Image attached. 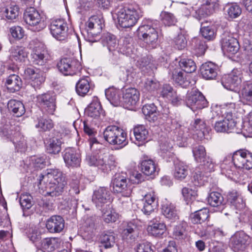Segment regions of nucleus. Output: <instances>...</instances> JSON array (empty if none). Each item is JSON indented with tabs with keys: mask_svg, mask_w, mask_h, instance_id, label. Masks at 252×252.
<instances>
[{
	"mask_svg": "<svg viewBox=\"0 0 252 252\" xmlns=\"http://www.w3.org/2000/svg\"><path fill=\"white\" fill-rule=\"evenodd\" d=\"M90 148L94 151L87 154L85 159L89 166L96 167L104 173H108L116 166L115 157L109 155L107 150L103 148L96 138L90 139Z\"/></svg>",
	"mask_w": 252,
	"mask_h": 252,
	"instance_id": "f257e3e1",
	"label": "nucleus"
},
{
	"mask_svg": "<svg viewBox=\"0 0 252 252\" xmlns=\"http://www.w3.org/2000/svg\"><path fill=\"white\" fill-rule=\"evenodd\" d=\"M38 180L39 189L42 190L46 189L47 194L52 197L62 195L67 187L65 176L57 169H49L46 174H41Z\"/></svg>",
	"mask_w": 252,
	"mask_h": 252,
	"instance_id": "f03ea898",
	"label": "nucleus"
},
{
	"mask_svg": "<svg viewBox=\"0 0 252 252\" xmlns=\"http://www.w3.org/2000/svg\"><path fill=\"white\" fill-rule=\"evenodd\" d=\"M192 153L195 161L200 165L195 168L193 175V180L196 186L203 184L204 177L214 170L215 163L213 159L206 155L205 148L202 145H198L192 148Z\"/></svg>",
	"mask_w": 252,
	"mask_h": 252,
	"instance_id": "7ed1b4c3",
	"label": "nucleus"
},
{
	"mask_svg": "<svg viewBox=\"0 0 252 252\" xmlns=\"http://www.w3.org/2000/svg\"><path fill=\"white\" fill-rule=\"evenodd\" d=\"M117 12L118 22L124 28H128L134 26L142 16V12L138 8L129 7L125 8L121 7Z\"/></svg>",
	"mask_w": 252,
	"mask_h": 252,
	"instance_id": "20e7f679",
	"label": "nucleus"
},
{
	"mask_svg": "<svg viewBox=\"0 0 252 252\" xmlns=\"http://www.w3.org/2000/svg\"><path fill=\"white\" fill-rule=\"evenodd\" d=\"M104 139L110 144L122 148L128 144L126 133L122 128L115 126H107L103 131Z\"/></svg>",
	"mask_w": 252,
	"mask_h": 252,
	"instance_id": "39448f33",
	"label": "nucleus"
},
{
	"mask_svg": "<svg viewBox=\"0 0 252 252\" xmlns=\"http://www.w3.org/2000/svg\"><path fill=\"white\" fill-rule=\"evenodd\" d=\"M104 21L101 16H93L86 23V29L88 33L87 40L91 43L95 42L104 26Z\"/></svg>",
	"mask_w": 252,
	"mask_h": 252,
	"instance_id": "423d86ee",
	"label": "nucleus"
},
{
	"mask_svg": "<svg viewBox=\"0 0 252 252\" xmlns=\"http://www.w3.org/2000/svg\"><path fill=\"white\" fill-rule=\"evenodd\" d=\"M2 136L12 142L15 150L18 152H25L27 149V142L20 132L15 129V127H5L1 131Z\"/></svg>",
	"mask_w": 252,
	"mask_h": 252,
	"instance_id": "0eeeda50",
	"label": "nucleus"
},
{
	"mask_svg": "<svg viewBox=\"0 0 252 252\" xmlns=\"http://www.w3.org/2000/svg\"><path fill=\"white\" fill-rule=\"evenodd\" d=\"M24 18L32 31L39 32L46 27L45 18L33 7H30L26 10Z\"/></svg>",
	"mask_w": 252,
	"mask_h": 252,
	"instance_id": "6e6552de",
	"label": "nucleus"
},
{
	"mask_svg": "<svg viewBox=\"0 0 252 252\" xmlns=\"http://www.w3.org/2000/svg\"><path fill=\"white\" fill-rule=\"evenodd\" d=\"M114 191L119 193L124 197H126V202H128L130 199L132 186L126 174H116L112 180Z\"/></svg>",
	"mask_w": 252,
	"mask_h": 252,
	"instance_id": "1a4fd4ad",
	"label": "nucleus"
},
{
	"mask_svg": "<svg viewBox=\"0 0 252 252\" xmlns=\"http://www.w3.org/2000/svg\"><path fill=\"white\" fill-rule=\"evenodd\" d=\"M139 34L140 39L146 44L148 49L156 48L159 36L158 31L151 28L150 25H143L139 28Z\"/></svg>",
	"mask_w": 252,
	"mask_h": 252,
	"instance_id": "9d476101",
	"label": "nucleus"
},
{
	"mask_svg": "<svg viewBox=\"0 0 252 252\" xmlns=\"http://www.w3.org/2000/svg\"><path fill=\"white\" fill-rule=\"evenodd\" d=\"M59 70L64 75H73L79 72L82 67L80 63L72 58L61 59L57 63Z\"/></svg>",
	"mask_w": 252,
	"mask_h": 252,
	"instance_id": "9b49d317",
	"label": "nucleus"
},
{
	"mask_svg": "<svg viewBox=\"0 0 252 252\" xmlns=\"http://www.w3.org/2000/svg\"><path fill=\"white\" fill-rule=\"evenodd\" d=\"M31 45H33L32 47V53L31 54L33 64L40 66L44 65L47 61V51L44 44L37 40H33Z\"/></svg>",
	"mask_w": 252,
	"mask_h": 252,
	"instance_id": "f8f14e48",
	"label": "nucleus"
},
{
	"mask_svg": "<svg viewBox=\"0 0 252 252\" xmlns=\"http://www.w3.org/2000/svg\"><path fill=\"white\" fill-rule=\"evenodd\" d=\"M111 192L108 188L100 187L94 191L92 196V201L95 206L104 212V207H109L111 202Z\"/></svg>",
	"mask_w": 252,
	"mask_h": 252,
	"instance_id": "ddd939ff",
	"label": "nucleus"
},
{
	"mask_svg": "<svg viewBox=\"0 0 252 252\" xmlns=\"http://www.w3.org/2000/svg\"><path fill=\"white\" fill-rule=\"evenodd\" d=\"M186 103L192 111L201 109L207 106V101L202 94L196 90H192L187 95Z\"/></svg>",
	"mask_w": 252,
	"mask_h": 252,
	"instance_id": "4468645a",
	"label": "nucleus"
},
{
	"mask_svg": "<svg viewBox=\"0 0 252 252\" xmlns=\"http://www.w3.org/2000/svg\"><path fill=\"white\" fill-rule=\"evenodd\" d=\"M241 82V72L234 69L229 74L225 75L221 79V84L227 90L237 92L238 87Z\"/></svg>",
	"mask_w": 252,
	"mask_h": 252,
	"instance_id": "2eb2a0df",
	"label": "nucleus"
},
{
	"mask_svg": "<svg viewBox=\"0 0 252 252\" xmlns=\"http://www.w3.org/2000/svg\"><path fill=\"white\" fill-rule=\"evenodd\" d=\"M251 242L250 236L243 231L236 232L230 239V245L233 251L237 252L244 251Z\"/></svg>",
	"mask_w": 252,
	"mask_h": 252,
	"instance_id": "dca6fc26",
	"label": "nucleus"
},
{
	"mask_svg": "<svg viewBox=\"0 0 252 252\" xmlns=\"http://www.w3.org/2000/svg\"><path fill=\"white\" fill-rule=\"evenodd\" d=\"M221 44L222 51L229 55H234L239 51L238 41L231 33L225 32L222 34Z\"/></svg>",
	"mask_w": 252,
	"mask_h": 252,
	"instance_id": "f3484780",
	"label": "nucleus"
},
{
	"mask_svg": "<svg viewBox=\"0 0 252 252\" xmlns=\"http://www.w3.org/2000/svg\"><path fill=\"white\" fill-rule=\"evenodd\" d=\"M67 30V24L63 19L53 20L50 26L51 34L59 41L64 40L66 38Z\"/></svg>",
	"mask_w": 252,
	"mask_h": 252,
	"instance_id": "a211bd4d",
	"label": "nucleus"
},
{
	"mask_svg": "<svg viewBox=\"0 0 252 252\" xmlns=\"http://www.w3.org/2000/svg\"><path fill=\"white\" fill-rule=\"evenodd\" d=\"M140 94L134 88H128L123 92L122 106L128 109H132L139 100Z\"/></svg>",
	"mask_w": 252,
	"mask_h": 252,
	"instance_id": "6ab92c4d",
	"label": "nucleus"
},
{
	"mask_svg": "<svg viewBox=\"0 0 252 252\" xmlns=\"http://www.w3.org/2000/svg\"><path fill=\"white\" fill-rule=\"evenodd\" d=\"M236 126V123L232 118V115L227 114L226 117L222 116L221 118L216 121L214 128L217 132H232Z\"/></svg>",
	"mask_w": 252,
	"mask_h": 252,
	"instance_id": "aec40b11",
	"label": "nucleus"
},
{
	"mask_svg": "<svg viewBox=\"0 0 252 252\" xmlns=\"http://www.w3.org/2000/svg\"><path fill=\"white\" fill-rule=\"evenodd\" d=\"M37 102L39 103L46 111L53 115L56 109V97L53 94L47 93L39 94L36 97Z\"/></svg>",
	"mask_w": 252,
	"mask_h": 252,
	"instance_id": "412c9836",
	"label": "nucleus"
},
{
	"mask_svg": "<svg viewBox=\"0 0 252 252\" xmlns=\"http://www.w3.org/2000/svg\"><path fill=\"white\" fill-rule=\"evenodd\" d=\"M169 74L171 76L173 81L182 88L189 86L190 82L187 76L178 66L170 65Z\"/></svg>",
	"mask_w": 252,
	"mask_h": 252,
	"instance_id": "4be33fe9",
	"label": "nucleus"
},
{
	"mask_svg": "<svg viewBox=\"0 0 252 252\" xmlns=\"http://www.w3.org/2000/svg\"><path fill=\"white\" fill-rule=\"evenodd\" d=\"M63 157L67 167L76 168L80 166L81 161V156L74 148L65 149L63 151Z\"/></svg>",
	"mask_w": 252,
	"mask_h": 252,
	"instance_id": "5701e85b",
	"label": "nucleus"
},
{
	"mask_svg": "<svg viewBox=\"0 0 252 252\" xmlns=\"http://www.w3.org/2000/svg\"><path fill=\"white\" fill-rule=\"evenodd\" d=\"M219 4L217 0H207L195 12V17L199 20L207 17L215 12L219 8Z\"/></svg>",
	"mask_w": 252,
	"mask_h": 252,
	"instance_id": "b1692460",
	"label": "nucleus"
},
{
	"mask_svg": "<svg viewBox=\"0 0 252 252\" xmlns=\"http://www.w3.org/2000/svg\"><path fill=\"white\" fill-rule=\"evenodd\" d=\"M24 76L34 89L38 88L45 81L42 73L32 67H28L25 70Z\"/></svg>",
	"mask_w": 252,
	"mask_h": 252,
	"instance_id": "393cba45",
	"label": "nucleus"
},
{
	"mask_svg": "<svg viewBox=\"0 0 252 252\" xmlns=\"http://www.w3.org/2000/svg\"><path fill=\"white\" fill-rule=\"evenodd\" d=\"M192 126L194 130L193 135H196L198 140H202L204 138H208L209 128L207 126L203 119L199 118L195 119Z\"/></svg>",
	"mask_w": 252,
	"mask_h": 252,
	"instance_id": "a878e982",
	"label": "nucleus"
},
{
	"mask_svg": "<svg viewBox=\"0 0 252 252\" xmlns=\"http://www.w3.org/2000/svg\"><path fill=\"white\" fill-rule=\"evenodd\" d=\"M151 224L147 227V232L149 235L156 237L161 238L166 231V225L158 220V218L154 219L151 221Z\"/></svg>",
	"mask_w": 252,
	"mask_h": 252,
	"instance_id": "bb28decb",
	"label": "nucleus"
},
{
	"mask_svg": "<svg viewBox=\"0 0 252 252\" xmlns=\"http://www.w3.org/2000/svg\"><path fill=\"white\" fill-rule=\"evenodd\" d=\"M143 207L142 211L146 215H150L157 208L158 200L154 192L146 194L142 200Z\"/></svg>",
	"mask_w": 252,
	"mask_h": 252,
	"instance_id": "cd10ccee",
	"label": "nucleus"
},
{
	"mask_svg": "<svg viewBox=\"0 0 252 252\" xmlns=\"http://www.w3.org/2000/svg\"><path fill=\"white\" fill-rule=\"evenodd\" d=\"M96 222V217L95 216L87 217L85 219L83 233L84 239L91 241L94 236L95 231L97 227Z\"/></svg>",
	"mask_w": 252,
	"mask_h": 252,
	"instance_id": "c85d7f7f",
	"label": "nucleus"
},
{
	"mask_svg": "<svg viewBox=\"0 0 252 252\" xmlns=\"http://www.w3.org/2000/svg\"><path fill=\"white\" fill-rule=\"evenodd\" d=\"M218 66L211 62L202 64L200 67L201 74L206 80L215 79L218 75Z\"/></svg>",
	"mask_w": 252,
	"mask_h": 252,
	"instance_id": "c756f323",
	"label": "nucleus"
},
{
	"mask_svg": "<svg viewBox=\"0 0 252 252\" xmlns=\"http://www.w3.org/2000/svg\"><path fill=\"white\" fill-rule=\"evenodd\" d=\"M46 225L51 233L60 232L64 227V220L60 216H53L48 220Z\"/></svg>",
	"mask_w": 252,
	"mask_h": 252,
	"instance_id": "7c9ffc66",
	"label": "nucleus"
},
{
	"mask_svg": "<svg viewBox=\"0 0 252 252\" xmlns=\"http://www.w3.org/2000/svg\"><path fill=\"white\" fill-rule=\"evenodd\" d=\"M221 173L231 179L239 178L238 174L236 171L235 166L231 162V158H226L220 164Z\"/></svg>",
	"mask_w": 252,
	"mask_h": 252,
	"instance_id": "2f4dec72",
	"label": "nucleus"
},
{
	"mask_svg": "<svg viewBox=\"0 0 252 252\" xmlns=\"http://www.w3.org/2000/svg\"><path fill=\"white\" fill-rule=\"evenodd\" d=\"M160 95L170 100L174 105H177L181 100L172 87L168 84H164L161 88Z\"/></svg>",
	"mask_w": 252,
	"mask_h": 252,
	"instance_id": "473e14b6",
	"label": "nucleus"
},
{
	"mask_svg": "<svg viewBox=\"0 0 252 252\" xmlns=\"http://www.w3.org/2000/svg\"><path fill=\"white\" fill-rule=\"evenodd\" d=\"M188 174L189 166L186 163L179 160L174 161L173 176L176 179L182 181L186 178Z\"/></svg>",
	"mask_w": 252,
	"mask_h": 252,
	"instance_id": "72a5a7b5",
	"label": "nucleus"
},
{
	"mask_svg": "<svg viewBox=\"0 0 252 252\" xmlns=\"http://www.w3.org/2000/svg\"><path fill=\"white\" fill-rule=\"evenodd\" d=\"M142 172L145 175L155 176L158 172V168L155 161L151 159L143 160L140 164Z\"/></svg>",
	"mask_w": 252,
	"mask_h": 252,
	"instance_id": "f704fd0d",
	"label": "nucleus"
},
{
	"mask_svg": "<svg viewBox=\"0 0 252 252\" xmlns=\"http://www.w3.org/2000/svg\"><path fill=\"white\" fill-rule=\"evenodd\" d=\"M105 96L110 103L114 106H122V97L121 91L114 88L105 90Z\"/></svg>",
	"mask_w": 252,
	"mask_h": 252,
	"instance_id": "c9c22d12",
	"label": "nucleus"
},
{
	"mask_svg": "<svg viewBox=\"0 0 252 252\" xmlns=\"http://www.w3.org/2000/svg\"><path fill=\"white\" fill-rule=\"evenodd\" d=\"M133 134L136 141V144L140 146L147 141L149 137V131L143 125H138L133 128Z\"/></svg>",
	"mask_w": 252,
	"mask_h": 252,
	"instance_id": "e433bc0d",
	"label": "nucleus"
},
{
	"mask_svg": "<svg viewBox=\"0 0 252 252\" xmlns=\"http://www.w3.org/2000/svg\"><path fill=\"white\" fill-rule=\"evenodd\" d=\"M86 113L89 116L94 118H97L103 116V111L100 102L97 97H94L92 102L86 110Z\"/></svg>",
	"mask_w": 252,
	"mask_h": 252,
	"instance_id": "4c0bfd02",
	"label": "nucleus"
},
{
	"mask_svg": "<svg viewBox=\"0 0 252 252\" xmlns=\"http://www.w3.org/2000/svg\"><path fill=\"white\" fill-rule=\"evenodd\" d=\"M10 53L12 60L17 63L24 62L28 57L26 49L22 46L12 47L10 50Z\"/></svg>",
	"mask_w": 252,
	"mask_h": 252,
	"instance_id": "58836bf2",
	"label": "nucleus"
},
{
	"mask_svg": "<svg viewBox=\"0 0 252 252\" xmlns=\"http://www.w3.org/2000/svg\"><path fill=\"white\" fill-rule=\"evenodd\" d=\"M5 85L10 92L14 93L20 90L22 82L18 75L13 74L6 78Z\"/></svg>",
	"mask_w": 252,
	"mask_h": 252,
	"instance_id": "ea45409f",
	"label": "nucleus"
},
{
	"mask_svg": "<svg viewBox=\"0 0 252 252\" xmlns=\"http://www.w3.org/2000/svg\"><path fill=\"white\" fill-rule=\"evenodd\" d=\"M240 100L244 104L252 105V82L244 83L241 92Z\"/></svg>",
	"mask_w": 252,
	"mask_h": 252,
	"instance_id": "a19ab883",
	"label": "nucleus"
},
{
	"mask_svg": "<svg viewBox=\"0 0 252 252\" xmlns=\"http://www.w3.org/2000/svg\"><path fill=\"white\" fill-rule=\"evenodd\" d=\"M7 107L10 113L16 117H20L25 113V108L23 103L16 99L8 101Z\"/></svg>",
	"mask_w": 252,
	"mask_h": 252,
	"instance_id": "79ce46f5",
	"label": "nucleus"
},
{
	"mask_svg": "<svg viewBox=\"0 0 252 252\" xmlns=\"http://www.w3.org/2000/svg\"><path fill=\"white\" fill-rule=\"evenodd\" d=\"M162 213L165 218L171 221H175L179 219L178 210L172 203L166 202L162 205Z\"/></svg>",
	"mask_w": 252,
	"mask_h": 252,
	"instance_id": "37998d69",
	"label": "nucleus"
},
{
	"mask_svg": "<svg viewBox=\"0 0 252 252\" xmlns=\"http://www.w3.org/2000/svg\"><path fill=\"white\" fill-rule=\"evenodd\" d=\"M62 143L61 137H53L50 138L46 146L47 152L51 154H58L61 150Z\"/></svg>",
	"mask_w": 252,
	"mask_h": 252,
	"instance_id": "c03bdc74",
	"label": "nucleus"
},
{
	"mask_svg": "<svg viewBox=\"0 0 252 252\" xmlns=\"http://www.w3.org/2000/svg\"><path fill=\"white\" fill-rule=\"evenodd\" d=\"M115 240L114 233L109 230L103 231L100 237L101 244L106 249L112 247L115 243Z\"/></svg>",
	"mask_w": 252,
	"mask_h": 252,
	"instance_id": "a18cd8bd",
	"label": "nucleus"
},
{
	"mask_svg": "<svg viewBox=\"0 0 252 252\" xmlns=\"http://www.w3.org/2000/svg\"><path fill=\"white\" fill-rule=\"evenodd\" d=\"M90 78L85 77L81 78L76 84V93L81 96L86 95L90 90Z\"/></svg>",
	"mask_w": 252,
	"mask_h": 252,
	"instance_id": "49530a36",
	"label": "nucleus"
},
{
	"mask_svg": "<svg viewBox=\"0 0 252 252\" xmlns=\"http://www.w3.org/2000/svg\"><path fill=\"white\" fill-rule=\"evenodd\" d=\"M60 240L57 238H46L41 241L42 248L48 252H52L60 245Z\"/></svg>",
	"mask_w": 252,
	"mask_h": 252,
	"instance_id": "de8ad7c7",
	"label": "nucleus"
},
{
	"mask_svg": "<svg viewBox=\"0 0 252 252\" xmlns=\"http://www.w3.org/2000/svg\"><path fill=\"white\" fill-rule=\"evenodd\" d=\"M101 41L103 46L106 47L109 51L115 50L118 45L116 37L110 33L104 34Z\"/></svg>",
	"mask_w": 252,
	"mask_h": 252,
	"instance_id": "09e8293b",
	"label": "nucleus"
},
{
	"mask_svg": "<svg viewBox=\"0 0 252 252\" xmlns=\"http://www.w3.org/2000/svg\"><path fill=\"white\" fill-rule=\"evenodd\" d=\"M142 113L149 121L154 122L157 119V107L154 103L147 104L142 109Z\"/></svg>",
	"mask_w": 252,
	"mask_h": 252,
	"instance_id": "8fccbe9b",
	"label": "nucleus"
},
{
	"mask_svg": "<svg viewBox=\"0 0 252 252\" xmlns=\"http://www.w3.org/2000/svg\"><path fill=\"white\" fill-rule=\"evenodd\" d=\"M209 210L206 208L195 211L190 215L191 222L195 224L205 221L209 217Z\"/></svg>",
	"mask_w": 252,
	"mask_h": 252,
	"instance_id": "3c124183",
	"label": "nucleus"
},
{
	"mask_svg": "<svg viewBox=\"0 0 252 252\" xmlns=\"http://www.w3.org/2000/svg\"><path fill=\"white\" fill-rule=\"evenodd\" d=\"M136 226L132 223H128L124 226L121 235L123 239L134 240L137 235Z\"/></svg>",
	"mask_w": 252,
	"mask_h": 252,
	"instance_id": "603ef678",
	"label": "nucleus"
},
{
	"mask_svg": "<svg viewBox=\"0 0 252 252\" xmlns=\"http://www.w3.org/2000/svg\"><path fill=\"white\" fill-rule=\"evenodd\" d=\"M223 197L222 195L217 191L211 192L208 197V202L212 207H221L223 206Z\"/></svg>",
	"mask_w": 252,
	"mask_h": 252,
	"instance_id": "864d4df0",
	"label": "nucleus"
},
{
	"mask_svg": "<svg viewBox=\"0 0 252 252\" xmlns=\"http://www.w3.org/2000/svg\"><path fill=\"white\" fill-rule=\"evenodd\" d=\"M206 23H202L200 32L202 36L207 40H213L216 35L215 29L213 26H206Z\"/></svg>",
	"mask_w": 252,
	"mask_h": 252,
	"instance_id": "5fc2aeb1",
	"label": "nucleus"
},
{
	"mask_svg": "<svg viewBox=\"0 0 252 252\" xmlns=\"http://www.w3.org/2000/svg\"><path fill=\"white\" fill-rule=\"evenodd\" d=\"M179 68L187 73H192L196 70V66L193 61L188 59H182L179 62Z\"/></svg>",
	"mask_w": 252,
	"mask_h": 252,
	"instance_id": "6e6d98bb",
	"label": "nucleus"
},
{
	"mask_svg": "<svg viewBox=\"0 0 252 252\" xmlns=\"http://www.w3.org/2000/svg\"><path fill=\"white\" fill-rule=\"evenodd\" d=\"M225 12L228 17L233 19L238 17L242 13L241 8L236 3L228 4L225 6Z\"/></svg>",
	"mask_w": 252,
	"mask_h": 252,
	"instance_id": "4d7b16f0",
	"label": "nucleus"
},
{
	"mask_svg": "<svg viewBox=\"0 0 252 252\" xmlns=\"http://www.w3.org/2000/svg\"><path fill=\"white\" fill-rule=\"evenodd\" d=\"M245 150H239L235 152L231 157V159L233 161L234 165L240 169L244 168V154L246 153Z\"/></svg>",
	"mask_w": 252,
	"mask_h": 252,
	"instance_id": "13d9d810",
	"label": "nucleus"
},
{
	"mask_svg": "<svg viewBox=\"0 0 252 252\" xmlns=\"http://www.w3.org/2000/svg\"><path fill=\"white\" fill-rule=\"evenodd\" d=\"M35 127L39 130L45 131L49 130L53 127L54 124L51 119H47L43 117L38 119L37 123L35 124Z\"/></svg>",
	"mask_w": 252,
	"mask_h": 252,
	"instance_id": "bf43d9fd",
	"label": "nucleus"
},
{
	"mask_svg": "<svg viewBox=\"0 0 252 252\" xmlns=\"http://www.w3.org/2000/svg\"><path fill=\"white\" fill-rule=\"evenodd\" d=\"M188 224L186 222H182L176 226L174 229L173 235L176 239H181L187 235V227Z\"/></svg>",
	"mask_w": 252,
	"mask_h": 252,
	"instance_id": "052dcab7",
	"label": "nucleus"
},
{
	"mask_svg": "<svg viewBox=\"0 0 252 252\" xmlns=\"http://www.w3.org/2000/svg\"><path fill=\"white\" fill-rule=\"evenodd\" d=\"M161 20L165 26L174 25L177 22V19L173 14L162 11L160 14Z\"/></svg>",
	"mask_w": 252,
	"mask_h": 252,
	"instance_id": "680f3d73",
	"label": "nucleus"
},
{
	"mask_svg": "<svg viewBox=\"0 0 252 252\" xmlns=\"http://www.w3.org/2000/svg\"><path fill=\"white\" fill-rule=\"evenodd\" d=\"M159 87V83L158 81L156 80L147 79L144 82L143 90L145 92L153 93L157 91Z\"/></svg>",
	"mask_w": 252,
	"mask_h": 252,
	"instance_id": "e2e57ef3",
	"label": "nucleus"
},
{
	"mask_svg": "<svg viewBox=\"0 0 252 252\" xmlns=\"http://www.w3.org/2000/svg\"><path fill=\"white\" fill-rule=\"evenodd\" d=\"M3 14L8 20L15 19L19 15V7L16 5L7 7L5 9Z\"/></svg>",
	"mask_w": 252,
	"mask_h": 252,
	"instance_id": "0e129e2a",
	"label": "nucleus"
},
{
	"mask_svg": "<svg viewBox=\"0 0 252 252\" xmlns=\"http://www.w3.org/2000/svg\"><path fill=\"white\" fill-rule=\"evenodd\" d=\"M30 161V164L37 168H43L46 165L44 157L33 156L31 158Z\"/></svg>",
	"mask_w": 252,
	"mask_h": 252,
	"instance_id": "69168bd1",
	"label": "nucleus"
},
{
	"mask_svg": "<svg viewBox=\"0 0 252 252\" xmlns=\"http://www.w3.org/2000/svg\"><path fill=\"white\" fill-rule=\"evenodd\" d=\"M176 135L177 141L179 142L180 146H185L187 141L188 134L186 128H181L178 130Z\"/></svg>",
	"mask_w": 252,
	"mask_h": 252,
	"instance_id": "338daca9",
	"label": "nucleus"
},
{
	"mask_svg": "<svg viewBox=\"0 0 252 252\" xmlns=\"http://www.w3.org/2000/svg\"><path fill=\"white\" fill-rule=\"evenodd\" d=\"M195 50L197 54L201 55L205 53L207 45L203 39L196 38L195 39Z\"/></svg>",
	"mask_w": 252,
	"mask_h": 252,
	"instance_id": "774afa93",
	"label": "nucleus"
}]
</instances>
